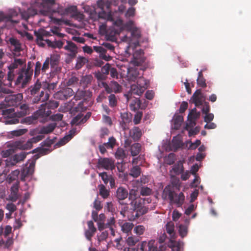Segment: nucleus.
<instances>
[{"instance_id":"1","label":"nucleus","mask_w":251,"mask_h":251,"mask_svg":"<svg viewBox=\"0 0 251 251\" xmlns=\"http://www.w3.org/2000/svg\"><path fill=\"white\" fill-rule=\"evenodd\" d=\"M58 105V102L54 100L50 101L48 103L42 104L40 105L39 109L35 112L31 116L22 119L21 123H25L30 125L33 123L39 118H47L51 114L50 109H54L57 108Z\"/></svg>"},{"instance_id":"2","label":"nucleus","mask_w":251,"mask_h":251,"mask_svg":"<svg viewBox=\"0 0 251 251\" xmlns=\"http://www.w3.org/2000/svg\"><path fill=\"white\" fill-rule=\"evenodd\" d=\"M41 86V83L37 82L29 88L33 103H37L40 101L44 102L49 99V94L47 91L45 93L44 90L43 89Z\"/></svg>"},{"instance_id":"3","label":"nucleus","mask_w":251,"mask_h":251,"mask_svg":"<svg viewBox=\"0 0 251 251\" xmlns=\"http://www.w3.org/2000/svg\"><path fill=\"white\" fill-rule=\"evenodd\" d=\"M37 3H40L41 9L39 12L45 16H50V18L59 24L62 22V20L53 17L54 13H57L56 9L53 8V7L56 5L55 0H37Z\"/></svg>"},{"instance_id":"4","label":"nucleus","mask_w":251,"mask_h":251,"mask_svg":"<svg viewBox=\"0 0 251 251\" xmlns=\"http://www.w3.org/2000/svg\"><path fill=\"white\" fill-rule=\"evenodd\" d=\"M166 231L170 236L168 247L172 251H181L183 250L184 243L182 241H176V235L175 232V226L173 222H169L166 225Z\"/></svg>"},{"instance_id":"5","label":"nucleus","mask_w":251,"mask_h":251,"mask_svg":"<svg viewBox=\"0 0 251 251\" xmlns=\"http://www.w3.org/2000/svg\"><path fill=\"white\" fill-rule=\"evenodd\" d=\"M56 11L57 13L61 15L71 14L72 17L78 21H81L84 18L83 14L77 10L76 6H70L65 8L58 6L56 8Z\"/></svg>"},{"instance_id":"6","label":"nucleus","mask_w":251,"mask_h":251,"mask_svg":"<svg viewBox=\"0 0 251 251\" xmlns=\"http://www.w3.org/2000/svg\"><path fill=\"white\" fill-rule=\"evenodd\" d=\"M23 99V95L21 93L12 94L5 97L4 101L0 104V109L8 107L17 106Z\"/></svg>"},{"instance_id":"7","label":"nucleus","mask_w":251,"mask_h":251,"mask_svg":"<svg viewBox=\"0 0 251 251\" xmlns=\"http://www.w3.org/2000/svg\"><path fill=\"white\" fill-rule=\"evenodd\" d=\"M2 115L3 116L2 121L5 125H14L20 123L18 114L15 111L14 108L4 109L2 111Z\"/></svg>"},{"instance_id":"8","label":"nucleus","mask_w":251,"mask_h":251,"mask_svg":"<svg viewBox=\"0 0 251 251\" xmlns=\"http://www.w3.org/2000/svg\"><path fill=\"white\" fill-rule=\"evenodd\" d=\"M131 206L133 210V216L134 219L138 218L140 216L143 215L147 212L146 208L142 205L141 200L139 199L133 200L131 201Z\"/></svg>"},{"instance_id":"9","label":"nucleus","mask_w":251,"mask_h":251,"mask_svg":"<svg viewBox=\"0 0 251 251\" xmlns=\"http://www.w3.org/2000/svg\"><path fill=\"white\" fill-rule=\"evenodd\" d=\"M97 167L99 169L113 170L115 169V163L112 158L100 157L98 159Z\"/></svg>"},{"instance_id":"10","label":"nucleus","mask_w":251,"mask_h":251,"mask_svg":"<svg viewBox=\"0 0 251 251\" xmlns=\"http://www.w3.org/2000/svg\"><path fill=\"white\" fill-rule=\"evenodd\" d=\"M200 113L197 112L196 108H194L190 112L187 117L188 123L185 127L187 130H188L189 128H192L196 125V121L200 117Z\"/></svg>"},{"instance_id":"11","label":"nucleus","mask_w":251,"mask_h":251,"mask_svg":"<svg viewBox=\"0 0 251 251\" xmlns=\"http://www.w3.org/2000/svg\"><path fill=\"white\" fill-rule=\"evenodd\" d=\"M146 58L144 56V53L143 50H136L133 54V58L131 62L136 66H139L143 65L145 62Z\"/></svg>"},{"instance_id":"12","label":"nucleus","mask_w":251,"mask_h":251,"mask_svg":"<svg viewBox=\"0 0 251 251\" xmlns=\"http://www.w3.org/2000/svg\"><path fill=\"white\" fill-rule=\"evenodd\" d=\"M35 165V161H31L29 165L26 164L22 171L21 175V180L23 181L25 180V178L27 176H31L34 172Z\"/></svg>"},{"instance_id":"13","label":"nucleus","mask_w":251,"mask_h":251,"mask_svg":"<svg viewBox=\"0 0 251 251\" xmlns=\"http://www.w3.org/2000/svg\"><path fill=\"white\" fill-rule=\"evenodd\" d=\"M121 121L120 125L123 130L129 129L128 125L131 123L132 115L130 112H125L121 113Z\"/></svg>"},{"instance_id":"14","label":"nucleus","mask_w":251,"mask_h":251,"mask_svg":"<svg viewBox=\"0 0 251 251\" xmlns=\"http://www.w3.org/2000/svg\"><path fill=\"white\" fill-rule=\"evenodd\" d=\"M191 100L197 107L202 105L203 101L205 100V98L201 89H198L195 92L191 98Z\"/></svg>"},{"instance_id":"15","label":"nucleus","mask_w":251,"mask_h":251,"mask_svg":"<svg viewBox=\"0 0 251 251\" xmlns=\"http://www.w3.org/2000/svg\"><path fill=\"white\" fill-rule=\"evenodd\" d=\"M18 15V12L15 10L12 9L9 10L7 15H5L3 13H0V20H6L13 23L17 24L19 23V20H13L12 19Z\"/></svg>"},{"instance_id":"16","label":"nucleus","mask_w":251,"mask_h":251,"mask_svg":"<svg viewBox=\"0 0 251 251\" xmlns=\"http://www.w3.org/2000/svg\"><path fill=\"white\" fill-rule=\"evenodd\" d=\"M75 92L70 88H66L56 94V97L61 100H66L74 94Z\"/></svg>"},{"instance_id":"17","label":"nucleus","mask_w":251,"mask_h":251,"mask_svg":"<svg viewBox=\"0 0 251 251\" xmlns=\"http://www.w3.org/2000/svg\"><path fill=\"white\" fill-rule=\"evenodd\" d=\"M185 196L182 192L178 194L175 193L173 199L170 200L171 203L176 204L177 207H181L184 202Z\"/></svg>"},{"instance_id":"18","label":"nucleus","mask_w":251,"mask_h":251,"mask_svg":"<svg viewBox=\"0 0 251 251\" xmlns=\"http://www.w3.org/2000/svg\"><path fill=\"white\" fill-rule=\"evenodd\" d=\"M64 49L70 52V56L74 58L77 53V47L75 43L70 41H67V45L64 47Z\"/></svg>"},{"instance_id":"19","label":"nucleus","mask_w":251,"mask_h":251,"mask_svg":"<svg viewBox=\"0 0 251 251\" xmlns=\"http://www.w3.org/2000/svg\"><path fill=\"white\" fill-rule=\"evenodd\" d=\"M94 50L99 53L100 57L105 61H109L112 58L106 54V50L102 46H94Z\"/></svg>"},{"instance_id":"20","label":"nucleus","mask_w":251,"mask_h":251,"mask_svg":"<svg viewBox=\"0 0 251 251\" xmlns=\"http://www.w3.org/2000/svg\"><path fill=\"white\" fill-rule=\"evenodd\" d=\"M44 138V136L42 135H38L36 136H34L31 139H29L26 143L23 146V149H31L32 147V144L34 143H36L41 140H42Z\"/></svg>"},{"instance_id":"21","label":"nucleus","mask_w":251,"mask_h":251,"mask_svg":"<svg viewBox=\"0 0 251 251\" xmlns=\"http://www.w3.org/2000/svg\"><path fill=\"white\" fill-rule=\"evenodd\" d=\"M133 22L130 21L126 24V27L131 31L133 37L138 38L141 37V31L139 28L133 27Z\"/></svg>"},{"instance_id":"22","label":"nucleus","mask_w":251,"mask_h":251,"mask_svg":"<svg viewBox=\"0 0 251 251\" xmlns=\"http://www.w3.org/2000/svg\"><path fill=\"white\" fill-rule=\"evenodd\" d=\"M128 195L127 189L123 187H119L116 191V197L119 201L125 200Z\"/></svg>"},{"instance_id":"23","label":"nucleus","mask_w":251,"mask_h":251,"mask_svg":"<svg viewBox=\"0 0 251 251\" xmlns=\"http://www.w3.org/2000/svg\"><path fill=\"white\" fill-rule=\"evenodd\" d=\"M183 121V118L182 116L175 114L172 119V128L176 130L178 129Z\"/></svg>"},{"instance_id":"24","label":"nucleus","mask_w":251,"mask_h":251,"mask_svg":"<svg viewBox=\"0 0 251 251\" xmlns=\"http://www.w3.org/2000/svg\"><path fill=\"white\" fill-rule=\"evenodd\" d=\"M130 137L135 141H138L142 135V130L137 126L134 127L129 132Z\"/></svg>"},{"instance_id":"25","label":"nucleus","mask_w":251,"mask_h":251,"mask_svg":"<svg viewBox=\"0 0 251 251\" xmlns=\"http://www.w3.org/2000/svg\"><path fill=\"white\" fill-rule=\"evenodd\" d=\"M120 225L121 228V231L127 235L131 233V230L134 226V224L132 223L127 222L122 223Z\"/></svg>"},{"instance_id":"26","label":"nucleus","mask_w":251,"mask_h":251,"mask_svg":"<svg viewBox=\"0 0 251 251\" xmlns=\"http://www.w3.org/2000/svg\"><path fill=\"white\" fill-rule=\"evenodd\" d=\"M186 225L181 224L179 226L178 233L181 238L186 237L188 232V227L189 224V220L186 219Z\"/></svg>"},{"instance_id":"27","label":"nucleus","mask_w":251,"mask_h":251,"mask_svg":"<svg viewBox=\"0 0 251 251\" xmlns=\"http://www.w3.org/2000/svg\"><path fill=\"white\" fill-rule=\"evenodd\" d=\"M22 72L24 76V80L23 82V84H26L31 79L33 74V70H31L29 63L27 69L25 71H23Z\"/></svg>"},{"instance_id":"28","label":"nucleus","mask_w":251,"mask_h":251,"mask_svg":"<svg viewBox=\"0 0 251 251\" xmlns=\"http://www.w3.org/2000/svg\"><path fill=\"white\" fill-rule=\"evenodd\" d=\"M175 192L172 190L170 186H166L163 192L162 198L164 199H168L170 201L173 199V197L175 195Z\"/></svg>"},{"instance_id":"29","label":"nucleus","mask_w":251,"mask_h":251,"mask_svg":"<svg viewBox=\"0 0 251 251\" xmlns=\"http://www.w3.org/2000/svg\"><path fill=\"white\" fill-rule=\"evenodd\" d=\"M56 123H50L43 126L40 131V134H49L52 132L56 126Z\"/></svg>"},{"instance_id":"30","label":"nucleus","mask_w":251,"mask_h":251,"mask_svg":"<svg viewBox=\"0 0 251 251\" xmlns=\"http://www.w3.org/2000/svg\"><path fill=\"white\" fill-rule=\"evenodd\" d=\"M45 42L47 44L48 46L50 47H51L53 49L55 48H58L61 49L62 48L64 42L62 41L58 40V41H51L49 39H46L45 40Z\"/></svg>"},{"instance_id":"31","label":"nucleus","mask_w":251,"mask_h":251,"mask_svg":"<svg viewBox=\"0 0 251 251\" xmlns=\"http://www.w3.org/2000/svg\"><path fill=\"white\" fill-rule=\"evenodd\" d=\"M75 129H73L70 130L69 134L65 136L63 138H62L59 142L58 144L61 146L65 145L73 138V137L75 135Z\"/></svg>"},{"instance_id":"32","label":"nucleus","mask_w":251,"mask_h":251,"mask_svg":"<svg viewBox=\"0 0 251 251\" xmlns=\"http://www.w3.org/2000/svg\"><path fill=\"white\" fill-rule=\"evenodd\" d=\"M145 88H141L138 85L132 84L131 85L130 91L131 94L141 96L145 91Z\"/></svg>"},{"instance_id":"33","label":"nucleus","mask_w":251,"mask_h":251,"mask_svg":"<svg viewBox=\"0 0 251 251\" xmlns=\"http://www.w3.org/2000/svg\"><path fill=\"white\" fill-rule=\"evenodd\" d=\"M141 239V237L131 235L126 239V242L129 246H133L139 242Z\"/></svg>"},{"instance_id":"34","label":"nucleus","mask_w":251,"mask_h":251,"mask_svg":"<svg viewBox=\"0 0 251 251\" xmlns=\"http://www.w3.org/2000/svg\"><path fill=\"white\" fill-rule=\"evenodd\" d=\"M100 195L104 199H107L110 195V191L103 184L98 185Z\"/></svg>"},{"instance_id":"35","label":"nucleus","mask_w":251,"mask_h":251,"mask_svg":"<svg viewBox=\"0 0 251 251\" xmlns=\"http://www.w3.org/2000/svg\"><path fill=\"white\" fill-rule=\"evenodd\" d=\"M92 79L93 77L91 75L83 76L80 80V84L84 88L87 87L89 84H91Z\"/></svg>"},{"instance_id":"36","label":"nucleus","mask_w":251,"mask_h":251,"mask_svg":"<svg viewBox=\"0 0 251 251\" xmlns=\"http://www.w3.org/2000/svg\"><path fill=\"white\" fill-rule=\"evenodd\" d=\"M141 169L139 166L135 165L130 170L129 175L134 178H137L140 176Z\"/></svg>"},{"instance_id":"37","label":"nucleus","mask_w":251,"mask_h":251,"mask_svg":"<svg viewBox=\"0 0 251 251\" xmlns=\"http://www.w3.org/2000/svg\"><path fill=\"white\" fill-rule=\"evenodd\" d=\"M141 150V145L140 144L136 143L133 144L130 148V152L132 156H135L137 155L140 152Z\"/></svg>"},{"instance_id":"38","label":"nucleus","mask_w":251,"mask_h":251,"mask_svg":"<svg viewBox=\"0 0 251 251\" xmlns=\"http://www.w3.org/2000/svg\"><path fill=\"white\" fill-rule=\"evenodd\" d=\"M109 86L111 91V93L112 92L117 93L120 92L121 91V86L115 81H111Z\"/></svg>"},{"instance_id":"39","label":"nucleus","mask_w":251,"mask_h":251,"mask_svg":"<svg viewBox=\"0 0 251 251\" xmlns=\"http://www.w3.org/2000/svg\"><path fill=\"white\" fill-rule=\"evenodd\" d=\"M206 80L204 78L202 74V71L201 70L198 74V77L197 79V84L202 88L206 87Z\"/></svg>"},{"instance_id":"40","label":"nucleus","mask_w":251,"mask_h":251,"mask_svg":"<svg viewBox=\"0 0 251 251\" xmlns=\"http://www.w3.org/2000/svg\"><path fill=\"white\" fill-rule=\"evenodd\" d=\"M43 32H45L44 29L41 28L37 31L35 30L34 32L35 36L36 37L37 44L41 46H43L44 45L43 43H39V41H42L44 40Z\"/></svg>"},{"instance_id":"41","label":"nucleus","mask_w":251,"mask_h":251,"mask_svg":"<svg viewBox=\"0 0 251 251\" xmlns=\"http://www.w3.org/2000/svg\"><path fill=\"white\" fill-rule=\"evenodd\" d=\"M20 109V111L17 112L19 117H22L28 113L29 107L27 104H23L21 105Z\"/></svg>"},{"instance_id":"42","label":"nucleus","mask_w":251,"mask_h":251,"mask_svg":"<svg viewBox=\"0 0 251 251\" xmlns=\"http://www.w3.org/2000/svg\"><path fill=\"white\" fill-rule=\"evenodd\" d=\"M108 100L109 105L110 107L113 108L117 105L118 98L114 94L110 93V95L108 97Z\"/></svg>"},{"instance_id":"43","label":"nucleus","mask_w":251,"mask_h":251,"mask_svg":"<svg viewBox=\"0 0 251 251\" xmlns=\"http://www.w3.org/2000/svg\"><path fill=\"white\" fill-rule=\"evenodd\" d=\"M146 230V228L144 226L138 225L134 227L133 232L137 235V236L140 237V236L144 234Z\"/></svg>"},{"instance_id":"44","label":"nucleus","mask_w":251,"mask_h":251,"mask_svg":"<svg viewBox=\"0 0 251 251\" xmlns=\"http://www.w3.org/2000/svg\"><path fill=\"white\" fill-rule=\"evenodd\" d=\"M25 62L22 59H15L14 62L9 66V69L11 70L17 68L18 66L23 65Z\"/></svg>"},{"instance_id":"45","label":"nucleus","mask_w":251,"mask_h":251,"mask_svg":"<svg viewBox=\"0 0 251 251\" xmlns=\"http://www.w3.org/2000/svg\"><path fill=\"white\" fill-rule=\"evenodd\" d=\"M172 171L176 175H179L183 172V166L180 162L175 164L173 168Z\"/></svg>"},{"instance_id":"46","label":"nucleus","mask_w":251,"mask_h":251,"mask_svg":"<svg viewBox=\"0 0 251 251\" xmlns=\"http://www.w3.org/2000/svg\"><path fill=\"white\" fill-rule=\"evenodd\" d=\"M139 75V71L136 68H131L129 71V76L133 81L138 79L139 77H141Z\"/></svg>"},{"instance_id":"47","label":"nucleus","mask_w":251,"mask_h":251,"mask_svg":"<svg viewBox=\"0 0 251 251\" xmlns=\"http://www.w3.org/2000/svg\"><path fill=\"white\" fill-rule=\"evenodd\" d=\"M149 83L148 81L145 79L143 77H139L137 80V84L136 85H138L141 88L144 87L145 90L147 89Z\"/></svg>"},{"instance_id":"48","label":"nucleus","mask_w":251,"mask_h":251,"mask_svg":"<svg viewBox=\"0 0 251 251\" xmlns=\"http://www.w3.org/2000/svg\"><path fill=\"white\" fill-rule=\"evenodd\" d=\"M26 154L24 152H22L18 154H16L13 156V158L15 160L14 163H17L19 162L23 161L26 157Z\"/></svg>"},{"instance_id":"49","label":"nucleus","mask_w":251,"mask_h":251,"mask_svg":"<svg viewBox=\"0 0 251 251\" xmlns=\"http://www.w3.org/2000/svg\"><path fill=\"white\" fill-rule=\"evenodd\" d=\"M176 160V155L174 153H170L165 158V161L168 165H171L175 163Z\"/></svg>"},{"instance_id":"50","label":"nucleus","mask_w":251,"mask_h":251,"mask_svg":"<svg viewBox=\"0 0 251 251\" xmlns=\"http://www.w3.org/2000/svg\"><path fill=\"white\" fill-rule=\"evenodd\" d=\"M50 65L51 67L54 68L56 66L59 62V56L57 55H52L49 57Z\"/></svg>"},{"instance_id":"51","label":"nucleus","mask_w":251,"mask_h":251,"mask_svg":"<svg viewBox=\"0 0 251 251\" xmlns=\"http://www.w3.org/2000/svg\"><path fill=\"white\" fill-rule=\"evenodd\" d=\"M87 59L84 57H78L76 60L75 68L77 69H80L86 62Z\"/></svg>"},{"instance_id":"52","label":"nucleus","mask_w":251,"mask_h":251,"mask_svg":"<svg viewBox=\"0 0 251 251\" xmlns=\"http://www.w3.org/2000/svg\"><path fill=\"white\" fill-rule=\"evenodd\" d=\"M107 149H113L116 144V140L114 137L109 138L108 141L103 143Z\"/></svg>"},{"instance_id":"53","label":"nucleus","mask_w":251,"mask_h":251,"mask_svg":"<svg viewBox=\"0 0 251 251\" xmlns=\"http://www.w3.org/2000/svg\"><path fill=\"white\" fill-rule=\"evenodd\" d=\"M83 115L81 113H79L76 116H75L71 121L72 125H78L82 124L81 122V119H82Z\"/></svg>"},{"instance_id":"54","label":"nucleus","mask_w":251,"mask_h":251,"mask_svg":"<svg viewBox=\"0 0 251 251\" xmlns=\"http://www.w3.org/2000/svg\"><path fill=\"white\" fill-rule=\"evenodd\" d=\"M41 72L42 73V64L40 61H37L36 62L35 64V67L34 70L35 77L38 76Z\"/></svg>"},{"instance_id":"55","label":"nucleus","mask_w":251,"mask_h":251,"mask_svg":"<svg viewBox=\"0 0 251 251\" xmlns=\"http://www.w3.org/2000/svg\"><path fill=\"white\" fill-rule=\"evenodd\" d=\"M56 83H45L43 87V89L44 90V91L46 90V89H47V91L49 92H51L52 91H53L54 89L56 87Z\"/></svg>"},{"instance_id":"56","label":"nucleus","mask_w":251,"mask_h":251,"mask_svg":"<svg viewBox=\"0 0 251 251\" xmlns=\"http://www.w3.org/2000/svg\"><path fill=\"white\" fill-rule=\"evenodd\" d=\"M33 152H38L39 154L41 155H44L50 152V151L49 149L48 148H37L34 149Z\"/></svg>"},{"instance_id":"57","label":"nucleus","mask_w":251,"mask_h":251,"mask_svg":"<svg viewBox=\"0 0 251 251\" xmlns=\"http://www.w3.org/2000/svg\"><path fill=\"white\" fill-rule=\"evenodd\" d=\"M104 80L101 81H98V85L99 87L100 88H104L105 89V91L108 94L111 93V89H110V86L105 82L103 81Z\"/></svg>"},{"instance_id":"58","label":"nucleus","mask_w":251,"mask_h":251,"mask_svg":"<svg viewBox=\"0 0 251 251\" xmlns=\"http://www.w3.org/2000/svg\"><path fill=\"white\" fill-rule=\"evenodd\" d=\"M99 175L101 177L104 183L106 185L108 183L110 178L112 176V175H108L106 172L100 173Z\"/></svg>"},{"instance_id":"59","label":"nucleus","mask_w":251,"mask_h":251,"mask_svg":"<svg viewBox=\"0 0 251 251\" xmlns=\"http://www.w3.org/2000/svg\"><path fill=\"white\" fill-rule=\"evenodd\" d=\"M125 156V151L122 148H118L115 152L116 158L119 159H123Z\"/></svg>"},{"instance_id":"60","label":"nucleus","mask_w":251,"mask_h":251,"mask_svg":"<svg viewBox=\"0 0 251 251\" xmlns=\"http://www.w3.org/2000/svg\"><path fill=\"white\" fill-rule=\"evenodd\" d=\"M20 174V171L19 170H16L12 171L10 174L8 176L9 180L10 181H13L16 180Z\"/></svg>"},{"instance_id":"61","label":"nucleus","mask_w":251,"mask_h":251,"mask_svg":"<svg viewBox=\"0 0 251 251\" xmlns=\"http://www.w3.org/2000/svg\"><path fill=\"white\" fill-rule=\"evenodd\" d=\"M143 116V112L142 111H137L134 115L133 118V123L135 125L139 124Z\"/></svg>"},{"instance_id":"62","label":"nucleus","mask_w":251,"mask_h":251,"mask_svg":"<svg viewBox=\"0 0 251 251\" xmlns=\"http://www.w3.org/2000/svg\"><path fill=\"white\" fill-rule=\"evenodd\" d=\"M27 131L26 129H20L18 130L12 131L11 132V135L14 136H20L24 135Z\"/></svg>"},{"instance_id":"63","label":"nucleus","mask_w":251,"mask_h":251,"mask_svg":"<svg viewBox=\"0 0 251 251\" xmlns=\"http://www.w3.org/2000/svg\"><path fill=\"white\" fill-rule=\"evenodd\" d=\"M95 76L99 81L105 80L107 78V76L101 73L100 71L96 72L95 74Z\"/></svg>"},{"instance_id":"64","label":"nucleus","mask_w":251,"mask_h":251,"mask_svg":"<svg viewBox=\"0 0 251 251\" xmlns=\"http://www.w3.org/2000/svg\"><path fill=\"white\" fill-rule=\"evenodd\" d=\"M111 67V66L110 64L106 63L104 66H103L101 68L100 72L105 75H107L109 73Z\"/></svg>"}]
</instances>
